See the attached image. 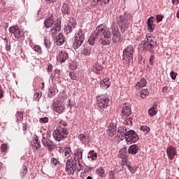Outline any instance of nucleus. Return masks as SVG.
I'll use <instances>...</instances> for the list:
<instances>
[{"label":"nucleus","mask_w":179,"mask_h":179,"mask_svg":"<svg viewBox=\"0 0 179 179\" xmlns=\"http://www.w3.org/2000/svg\"><path fill=\"white\" fill-rule=\"evenodd\" d=\"M150 61H155V55H151L150 57Z\"/></svg>","instance_id":"64"},{"label":"nucleus","mask_w":179,"mask_h":179,"mask_svg":"<svg viewBox=\"0 0 179 179\" xmlns=\"http://www.w3.org/2000/svg\"><path fill=\"white\" fill-rule=\"evenodd\" d=\"M68 52L65 50L61 51L59 52L57 60L59 62H65L66 61V59L69 58Z\"/></svg>","instance_id":"18"},{"label":"nucleus","mask_w":179,"mask_h":179,"mask_svg":"<svg viewBox=\"0 0 179 179\" xmlns=\"http://www.w3.org/2000/svg\"><path fill=\"white\" fill-rule=\"evenodd\" d=\"M55 113H57V114H62L65 111V106L63 105L62 106H59V108L56 109H53Z\"/></svg>","instance_id":"41"},{"label":"nucleus","mask_w":179,"mask_h":179,"mask_svg":"<svg viewBox=\"0 0 179 179\" xmlns=\"http://www.w3.org/2000/svg\"><path fill=\"white\" fill-rule=\"evenodd\" d=\"M5 45H6V46H5V50H6V51H7L8 52H9V51H10V50H11V48H10V43H7V44H6Z\"/></svg>","instance_id":"56"},{"label":"nucleus","mask_w":179,"mask_h":179,"mask_svg":"<svg viewBox=\"0 0 179 179\" xmlns=\"http://www.w3.org/2000/svg\"><path fill=\"white\" fill-rule=\"evenodd\" d=\"M39 122H41V124H47V122H48V117H45L40 118Z\"/></svg>","instance_id":"48"},{"label":"nucleus","mask_w":179,"mask_h":179,"mask_svg":"<svg viewBox=\"0 0 179 179\" xmlns=\"http://www.w3.org/2000/svg\"><path fill=\"white\" fill-rule=\"evenodd\" d=\"M140 129L143 131V132H145V134H149V132H150V128H149L148 126L144 125V126H141Z\"/></svg>","instance_id":"44"},{"label":"nucleus","mask_w":179,"mask_h":179,"mask_svg":"<svg viewBox=\"0 0 179 179\" xmlns=\"http://www.w3.org/2000/svg\"><path fill=\"white\" fill-rule=\"evenodd\" d=\"M56 45L61 46L65 43V36L62 34H59L55 38Z\"/></svg>","instance_id":"19"},{"label":"nucleus","mask_w":179,"mask_h":179,"mask_svg":"<svg viewBox=\"0 0 179 179\" xmlns=\"http://www.w3.org/2000/svg\"><path fill=\"white\" fill-rule=\"evenodd\" d=\"M78 138L82 143H85V141H86V136H85L84 134H80L78 136Z\"/></svg>","instance_id":"49"},{"label":"nucleus","mask_w":179,"mask_h":179,"mask_svg":"<svg viewBox=\"0 0 179 179\" xmlns=\"http://www.w3.org/2000/svg\"><path fill=\"white\" fill-rule=\"evenodd\" d=\"M48 97L51 98V97H54V96H55V90H54V88H50L49 89V92L48 93Z\"/></svg>","instance_id":"45"},{"label":"nucleus","mask_w":179,"mask_h":179,"mask_svg":"<svg viewBox=\"0 0 179 179\" xmlns=\"http://www.w3.org/2000/svg\"><path fill=\"white\" fill-rule=\"evenodd\" d=\"M34 143L35 145L36 149H40V148H41V144H40V141H38V138H36L34 140Z\"/></svg>","instance_id":"46"},{"label":"nucleus","mask_w":179,"mask_h":179,"mask_svg":"<svg viewBox=\"0 0 179 179\" xmlns=\"http://www.w3.org/2000/svg\"><path fill=\"white\" fill-rule=\"evenodd\" d=\"M111 85V83H110V79L105 78L103 80L101 81L99 85L101 89H108Z\"/></svg>","instance_id":"25"},{"label":"nucleus","mask_w":179,"mask_h":179,"mask_svg":"<svg viewBox=\"0 0 179 179\" xmlns=\"http://www.w3.org/2000/svg\"><path fill=\"white\" fill-rule=\"evenodd\" d=\"M71 8H69V4L64 3L62 6V13L63 15H69Z\"/></svg>","instance_id":"27"},{"label":"nucleus","mask_w":179,"mask_h":179,"mask_svg":"<svg viewBox=\"0 0 179 179\" xmlns=\"http://www.w3.org/2000/svg\"><path fill=\"white\" fill-rule=\"evenodd\" d=\"M101 37L111 38V31L103 24L99 25L95 31L92 33L91 36L88 39L90 45H94L96 40L101 38Z\"/></svg>","instance_id":"1"},{"label":"nucleus","mask_w":179,"mask_h":179,"mask_svg":"<svg viewBox=\"0 0 179 179\" xmlns=\"http://www.w3.org/2000/svg\"><path fill=\"white\" fill-rule=\"evenodd\" d=\"M131 114V108L127 106V104H124L122 106V117H129Z\"/></svg>","instance_id":"21"},{"label":"nucleus","mask_w":179,"mask_h":179,"mask_svg":"<svg viewBox=\"0 0 179 179\" xmlns=\"http://www.w3.org/2000/svg\"><path fill=\"white\" fill-rule=\"evenodd\" d=\"M124 139L127 143H135L139 141V136L135 131L129 130L125 134Z\"/></svg>","instance_id":"10"},{"label":"nucleus","mask_w":179,"mask_h":179,"mask_svg":"<svg viewBox=\"0 0 179 179\" xmlns=\"http://www.w3.org/2000/svg\"><path fill=\"white\" fill-rule=\"evenodd\" d=\"M2 40H3L4 41V44L6 45V44H8L9 43V41L8 40V38L5 37H1Z\"/></svg>","instance_id":"58"},{"label":"nucleus","mask_w":179,"mask_h":179,"mask_svg":"<svg viewBox=\"0 0 179 179\" xmlns=\"http://www.w3.org/2000/svg\"><path fill=\"white\" fill-rule=\"evenodd\" d=\"M53 106V110H55L56 108H58L62 106H64V103L61 102V101H55L52 103Z\"/></svg>","instance_id":"39"},{"label":"nucleus","mask_w":179,"mask_h":179,"mask_svg":"<svg viewBox=\"0 0 179 179\" xmlns=\"http://www.w3.org/2000/svg\"><path fill=\"white\" fill-rule=\"evenodd\" d=\"M17 122H20L23 120V113L22 111H17L15 114Z\"/></svg>","instance_id":"38"},{"label":"nucleus","mask_w":179,"mask_h":179,"mask_svg":"<svg viewBox=\"0 0 179 179\" xmlns=\"http://www.w3.org/2000/svg\"><path fill=\"white\" fill-rule=\"evenodd\" d=\"M172 3H173V5H178L179 0H172Z\"/></svg>","instance_id":"62"},{"label":"nucleus","mask_w":179,"mask_h":179,"mask_svg":"<svg viewBox=\"0 0 179 179\" xmlns=\"http://www.w3.org/2000/svg\"><path fill=\"white\" fill-rule=\"evenodd\" d=\"M41 97V95H40V94L38 92H36L34 95V100H35V101H38L40 100Z\"/></svg>","instance_id":"51"},{"label":"nucleus","mask_w":179,"mask_h":179,"mask_svg":"<svg viewBox=\"0 0 179 179\" xmlns=\"http://www.w3.org/2000/svg\"><path fill=\"white\" fill-rule=\"evenodd\" d=\"M48 72H52V65L49 64L48 66Z\"/></svg>","instance_id":"60"},{"label":"nucleus","mask_w":179,"mask_h":179,"mask_svg":"<svg viewBox=\"0 0 179 179\" xmlns=\"http://www.w3.org/2000/svg\"><path fill=\"white\" fill-rule=\"evenodd\" d=\"M83 158V150H78L75 152V157L73 159V160H76L77 163H80V161Z\"/></svg>","instance_id":"22"},{"label":"nucleus","mask_w":179,"mask_h":179,"mask_svg":"<svg viewBox=\"0 0 179 179\" xmlns=\"http://www.w3.org/2000/svg\"><path fill=\"white\" fill-rule=\"evenodd\" d=\"M103 66H101V64L99 62H96L94 66H93L92 71L94 72V73L100 74L101 72H103Z\"/></svg>","instance_id":"24"},{"label":"nucleus","mask_w":179,"mask_h":179,"mask_svg":"<svg viewBox=\"0 0 179 179\" xmlns=\"http://www.w3.org/2000/svg\"><path fill=\"white\" fill-rule=\"evenodd\" d=\"M88 159H91V160H96L97 159V152H94V150H90L88 152Z\"/></svg>","instance_id":"32"},{"label":"nucleus","mask_w":179,"mask_h":179,"mask_svg":"<svg viewBox=\"0 0 179 179\" xmlns=\"http://www.w3.org/2000/svg\"><path fill=\"white\" fill-rule=\"evenodd\" d=\"M41 142L43 146L48 148V150H54V149H55V145H54L52 141L50 139V138H48L47 136H42Z\"/></svg>","instance_id":"12"},{"label":"nucleus","mask_w":179,"mask_h":179,"mask_svg":"<svg viewBox=\"0 0 179 179\" xmlns=\"http://www.w3.org/2000/svg\"><path fill=\"white\" fill-rule=\"evenodd\" d=\"M107 133L108 134L109 136H114L115 134H117V124L112 122L108 126Z\"/></svg>","instance_id":"17"},{"label":"nucleus","mask_w":179,"mask_h":179,"mask_svg":"<svg viewBox=\"0 0 179 179\" xmlns=\"http://www.w3.org/2000/svg\"><path fill=\"white\" fill-rule=\"evenodd\" d=\"M146 39L147 41H145V42H142L144 50H148V51L152 52V51H153L152 48L157 45V43H156V39L155 38V37L149 35L146 36Z\"/></svg>","instance_id":"7"},{"label":"nucleus","mask_w":179,"mask_h":179,"mask_svg":"<svg viewBox=\"0 0 179 179\" xmlns=\"http://www.w3.org/2000/svg\"><path fill=\"white\" fill-rule=\"evenodd\" d=\"M146 86V79L145 78H142L139 82H138L135 86V89L136 90H141L142 87H145Z\"/></svg>","instance_id":"26"},{"label":"nucleus","mask_w":179,"mask_h":179,"mask_svg":"<svg viewBox=\"0 0 179 179\" xmlns=\"http://www.w3.org/2000/svg\"><path fill=\"white\" fill-rule=\"evenodd\" d=\"M111 38H107L105 36H101L99 39V43L100 44H102V45H110V39Z\"/></svg>","instance_id":"30"},{"label":"nucleus","mask_w":179,"mask_h":179,"mask_svg":"<svg viewBox=\"0 0 179 179\" xmlns=\"http://www.w3.org/2000/svg\"><path fill=\"white\" fill-rule=\"evenodd\" d=\"M126 166L127 167L129 171H130L132 174L136 173V169L134 167L131 166L130 165H126Z\"/></svg>","instance_id":"47"},{"label":"nucleus","mask_w":179,"mask_h":179,"mask_svg":"<svg viewBox=\"0 0 179 179\" xmlns=\"http://www.w3.org/2000/svg\"><path fill=\"white\" fill-rule=\"evenodd\" d=\"M3 97V90H2L0 85V99H2Z\"/></svg>","instance_id":"59"},{"label":"nucleus","mask_w":179,"mask_h":179,"mask_svg":"<svg viewBox=\"0 0 179 179\" xmlns=\"http://www.w3.org/2000/svg\"><path fill=\"white\" fill-rule=\"evenodd\" d=\"M1 148V152H3V153H5L6 150H8V145L5 143H3Z\"/></svg>","instance_id":"52"},{"label":"nucleus","mask_w":179,"mask_h":179,"mask_svg":"<svg viewBox=\"0 0 179 179\" xmlns=\"http://www.w3.org/2000/svg\"><path fill=\"white\" fill-rule=\"evenodd\" d=\"M148 113L150 117H154V115H156V114H157V105L154 104L152 107L148 110Z\"/></svg>","instance_id":"28"},{"label":"nucleus","mask_w":179,"mask_h":179,"mask_svg":"<svg viewBox=\"0 0 179 179\" xmlns=\"http://www.w3.org/2000/svg\"><path fill=\"white\" fill-rule=\"evenodd\" d=\"M69 75L72 80H76L77 77H76V74L75 73V72H70Z\"/></svg>","instance_id":"50"},{"label":"nucleus","mask_w":179,"mask_h":179,"mask_svg":"<svg viewBox=\"0 0 179 179\" xmlns=\"http://www.w3.org/2000/svg\"><path fill=\"white\" fill-rule=\"evenodd\" d=\"M119 27L120 29L121 33H125V31L128 29V24L132 21V17L131 14L125 12L123 15H120L117 18Z\"/></svg>","instance_id":"3"},{"label":"nucleus","mask_w":179,"mask_h":179,"mask_svg":"<svg viewBox=\"0 0 179 179\" xmlns=\"http://www.w3.org/2000/svg\"><path fill=\"white\" fill-rule=\"evenodd\" d=\"M147 96H149V91L148 89H143L141 91V97L142 99H146Z\"/></svg>","instance_id":"40"},{"label":"nucleus","mask_w":179,"mask_h":179,"mask_svg":"<svg viewBox=\"0 0 179 179\" xmlns=\"http://www.w3.org/2000/svg\"><path fill=\"white\" fill-rule=\"evenodd\" d=\"M92 53V48L90 46H84L82 49V54L83 55L89 57L90 54Z\"/></svg>","instance_id":"31"},{"label":"nucleus","mask_w":179,"mask_h":179,"mask_svg":"<svg viewBox=\"0 0 179 179\" xmlns=\"http://www.w3.org/2000/svg\"><path fill=\"white\" fill-rule=\"evenodd\" d=\"M34 51L37 52L38 55H41L43 54V49L41 48V46L38 45H35L34 46Z\"/></svg>","instance_id":"37"},{"label":"nucleus","mask_w":179,"mask_h":179,"mask_svg":"<svg viewBox=\"0 0 179 179\" xmlns=\"http://www.w3.org/2000/svg\"><path fill=\"white\" fill-rule=\"evenodd\" d=\"M27 174V167L26 166H22V168L20 171V176L21 177H24Z\"/></svg>","instance_id":"43"},{"label":"nucleus","mask_w":179,"mask_h":179,"mask_svg":"<svg viewBox=\"0 0 179 179\" xmlns=\"http://www.w3.org/2000/svg\"><path fill=\"white\" fill-rule=\"evenodd\" d=\"M134 45H129L123 50L122 61L124 64H130L134 61Z\"/></svg>","instance_id":"4"},{"label":"nucleus","mask_w":179,"mask_h":179,"mask_svg":"<svg viewBox=\"0 0 179 179\" xmlns=\"http://www.w3.org/2000/svg\"><path fill=\"white\" fill-rule=\"evenodd\" d=\"M111 33H112V41L113 43L117 44L119 41H122L121 38V33L120 32V29L116 24H113L111 27Z\"/></svg>","instance_id":"9"},{"label":"nucleus","mask_w":179,"mask_h":179,"mask_svg":"<svg viewBox=\"0 0 179 179\" xmlns=\"http://www.w3.org/2000/svg\"><path fill=\"white\" fill-rule=\"evenodd\" d=\"M96 174L99 176V177H104L106 176V170L103 169V167H100L96 170Z\"/></svg>","instance_id":"34"},{"label":"nucleus","mask_w":179,"mask_h":179,"mask_svg":"<svg viewBox=\"0 0 179 179\" xmlns=\"http://www.w3.org/2000/svg\"><path fill=\"white\" fill-rule=\"evenodd\" d=\"M84 41H85V34L83 33V30L82 29H79L78 32L74 36L73 48H74V50H78V48H80Z\"/></svg>","instance_id":"6"},{"label":"nucleus","mask_w":179,"mask_h":179,"mask_svg":"<svg viewBox=\"0 0 179 179\" xmlns=\"http://www.w3.org/2000/svg\"><path fill=\"white\" fill-rule=\"evenodd\" d=\"M71 69H72V71H75V69H76L78 68V66H76V65H73V66H70Z\"/></svg>","instance_id":"63"},{"label":"nucleus","mask_w":179,"mask_h":179,"mask_svg":"<svg viewBox=\"0 0 179 179\" xmlns=\"http://www.w3.org/2000/svg\"><path fill=\"white\" fill-rule=\"evenodd\" d=\"M72 155V150L71 149V147H67L64 150V157L66 159H69L71 157V155Z\"/></svg>","instance_id":"36"},{"label":"nucleus","mask_w":179,"mask_h":179,"mask_svg":"<svg viewBox=\"0 0 179 179\" xmlns=\"http://www.w3.org/2000/svg\"><path fill=\"white\" fill-rule=\"evenodd\" d=\"M83 169V166L80 165V163H78L76 160L74 161L73 158L66 160L65 170L69 176H73L75 171H80Z\"/></svg>","instance_id":"2"},{"label":"nucleus","mask_w":179,"mask_h":179,"mask_svg":"<svg viewBox=\"0 0 179 179\" xmlns=\"http://www.w3.org/2000/svg\"><path fill=\"white\" fill-rule=\"evenodd\" d=\"M69 134V130L65 127H62L59 126L53 132V138L55 141H57L59 142L62 141V139H65V138L68 137V134Z\"/></svg>","instance_id":"5"},{"label":"nucleus","mask_w":179,"mask_h":179,"mask_svg":"<svg viewBox=\"0 0 179 179\" xmlns=\"http://www.w3.org/2000/svg\"><path fill=\"white\" fill-rule=\"evenodd\" d=\"M128 153L127 148H123L119 151V157L120 159H122L123 166H125V164H127V161L128 160Z\"/></svg>","instance_id":"14"},{"label":"nucleus","mask_w":179,"mask_h":179,"mask_svg":"<svg viewBox=\"0 0 179 179\" xmlns=\"http://www.w3.org/2000/svg\"><path fill=\"white\" fill-rule=\"evenodd\" d=\"M44 44H45V48H47V50H50V48H51V41H50V39L45 38Z\"/></svg>","instance_id":"42"},{"label":"nucleus","mask_w":179,"mask_h":179,"mask_svg":"<svg viewBox=\"0 0 179 179\" xmlns=\"http://www.w3.org/2000/svg\"><path fill=\"white\" fill-rule=\"evenodd\" d=\"M166 155L170 160H173L175 156H177V149L173 146L168 147L166 149Z\"/></svg>","instance_id":"15"},{"label":"nucleus","mask_w":179,"mask_h":179,"mask_svg":"<svg viewBox=\"0 0 179 179\" xmlns=\"http://www.w3.org/2000/svg\"><path fill=\"white\" fill-rule=\"evenodd\" d=\"M115 173L113 171H109V178L110 179H115Z\"/></svg>","instance_id":"53"},{"label":"nucleus","mask_w":179,"mask_h":179,"mask_svg":"<svg viewBox=\"0 0 179 179\" xmlns=\"http://www.w3.org/2000/svg\"><path fill=\"white\" fill-rule=\"evenodd\" d=\"M96 101L99 108H107L110 98L107 94H99L96 98Z\"/></svg>","instance_id":"8"},{"label":"nucleus","mask_w":179,"mask_h":179,"mask_svg":"<svg viewBox=\"0 0 179 179\" xmlns=\"http://www.w3.org/2000/svg\"><path fill=\"white\" fill-rule=\"evenodd\" d=\"M45 2H48V3H55L57 2V0H45Z\"/></svg>","instance_id":"61"},{"label":"nucleus","mask_w":179,"mask_h":179,"mask_svg":"<svg viewBox=\"0 0 179 179\" xmlns=\"http://www.w3.org/2000/svg\"><path fill=\"white\" fill-rule=\"evenodd\" d=\"M61 31V22H57L50 29V36L55 37Z\"/></svg>","instance_id":"16"},{"label":"nucleus","mask_w":179,"mask_h":179,"mask_svg":"<svg viewBox=\"0 0 179 179\" xmlns=\"http://www.w3.org/2000/svg\"><path fill=\"white\" fill-rule=\"evenodd\" d=\"M43 137L46 136L47 138H51V131H47L42 135Z\"/></svg>","instance_id":"55"},{"label":"nucleus","mask_w":179,"mask_h":179,"mask_svg":"<svg viewBox=\"0 0 179 179\" xmlns=\"http://www.w3.org/2000/svg\"><path fill=\"white\" fill-rule=\"evenodd\" d=\"M156 19H157V22H162V20H163V15H156Z\"/></svg>","instance_id":"57"},{"label":"nucleus","mask_w":179,"mask_h":179,"mask_svg":"<svg viewBox=\"0 0 179 179\" xmlns=\"http://www.w3.org/2000/svg\"><path fill=\"white\" fill-rule=\"evenodd\" d=\"M50 164L53 169H55V167H58V166H59L60 162L59 160L57 159V158H52L50 159Z\"/></svg>","instance_id":"35"},{"label":"nucleus","mask_w":179,"mask_h":179,"mask_svg":"<svg viewBox=\"0 0 179 179\" xmlns=\"http://www.w3.org/2000/svg\"><path fill=\"white\" fill-rule=\"evenodd\" d=\"M127 127H120L117 130V135L122 134V138H125V134H127Z\"/></svg>","instance_id":"33"},{"label":"nucleus","mask_w":179,"mask_h":179,"mask_svg":"<svg viewBox=\"0 0 179 179\" xmlns=\"http://www.w3.org/2000/svg\"><path fill=\"white\" fill-rule=\"evenodd\" d=\"M138 150H139V146H138L137 144H134L129 148L128 153L129 155H132L133 156H134V155H136V153H138Z\"/></svg>","instance_id":"23"},{"label":"nucleus","mask_w":179,"mask_h":179,"mask_svg":"<svg viewBox=\"0 0 179 179\" xmlns=\"http://www.w3.org/2000/svg\"><path fill=\"white\" fill-rule=\"evenodd\" d=\"M54 15H50L48 17H46L44 21V27L46 29H50L54 24Z\"/></svg>","instance_id":"20"},{"label":"nucleus","mask_w":179,"mask_h":179,"mask_svg":"<svg viewBox=\"0 0 179 179\" xmlns=\"http://www.w3.org/2000/svg\"><path fill=\"white\" fill-rule=\"evenodd\" d=\"M75 27H76V21H74L73 20H70L68 21V23L64 27L65 34H69V33H72Z\"/></svg>","instance_id":"11"},{"label":"nucleus","mask_w":179,"mask_h":179,"mask_svg":"<svg viewBox=\"0 0 179 179\" xmlns=\"http://www.w3.org/2000/svg\"><path fill=\"white\" fill-rule=\"evenodd\" d=\"M171 78L173 80H176V78H177V73L173 72V71L170 73Z\"/></svg>","instance_id":"54"},{"label":"nucleus","mask_w":179,"mask_h":179,"mask_svg":"<svg viewBox=\"0 0 179 179\" xmlns=\"http://www.w3.org/2000/svg\"><path fill=\"white\" fill-rule=\"evenodd\" d=\"M152 19H153V16L149 17L147 21L148 30L151 32L155 30V26H153V20Z\"/></svg>","instance_id":"29"},{"label":"nucleus","mask_w":179,"mask_h":179,"mask_svg":"<svg viewBox=\"0 0 179 179\" xmlns=\"http://www.w3.org/2000/svg\"><path fill=\"white\" fill-rule=\"evenodd\" d=\"M9 32L10 34H13L15 40H19L23 36V34L19 29V27L16 26H13L9 28Z\"/></svg>","instance_id":"13"}]
</instances>
